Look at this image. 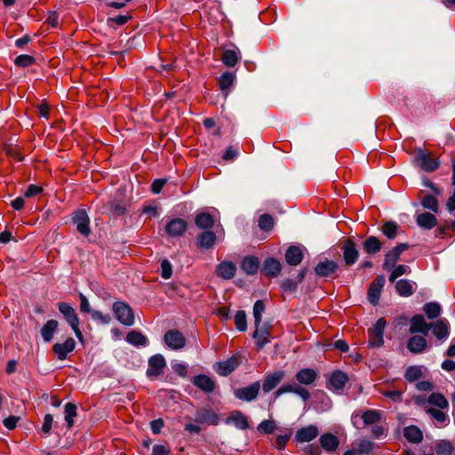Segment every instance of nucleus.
<instances>
[{
    "label": "nucleus",
    "instance_id": "nucleus-1",
    "mask_svg": "<svg viewBox=\"0 0 455 455\" xmlns=\"http://www.w3.org/2000/svg\"><path fill=\"white\" fill-rule=\"evenodd\" d=\"M113 311L116 318L124 325L131 326L134 323L133 310L126 302H115L113 304Z\"/></svg>",
    "mask_w": 455,
    "mask_h": 455
},
{
    "label": "nucleus",
    "instance_id": "nucleus-2",
    "mask_svg": "<svg viewBox=\"0 0 455 455\" xmlns=\"http://www.w3.org/2000/svg\"><path fill=\"white\" fill-rule=\"evenodd\" d=\"M387 325V321L384 317L378 319L372 328L368 330L369 334V346L379 347L383 345V334Z\"/></svg>",
    "mask_w": 455,
    "mask_h": 455
},
{
    "label": "nucleus",
    "instance_id": "nucleus-3",
    "mask_svg": "<svg viewBox=\"0 0 455 455\" xmlns=\"http://www.w3.org/2000/svg\"><path fill=\"white\" fill-rule=\"evenodd\" d=\"M72 221L76 226V230L82 235L88 237L91 233L90 218L84 209H78L74 212Z\"/></svg>",
    "mask_w": 455,
    "mask_h": 455
},
{
    "label": "nucleus",
    "instance_id": "nucleus-4",
    "mask_svg": "<svg viewBox=\"0 0 455 455\" xmlns=\"http://www.w3.org/2000/svg\"><path fill=\"white\" fill-rule=\"evenodd\" d=\"M417 164L426 172H434L439 168L440 163L437 158L433 157L429 153L419 149L415 156Z\"/></svg>",
    "mask_w": 455,
    "mask_h": 455
},
{
    "label": "nucleus",
    "instance_id": "nucleus-5",
    "mask_svg": "<svg viewBox=\"0 0 455 455\" xmlns=\"http://www.w3.org/2000/svg\"><path fill=\"white\" fill-rule=\"evenodd\" d=\"M242 363V356L235 354L228 360L216 363L215 371L220 376H228L232 373Z\"/></svg>",
    "mask_w": 455,
    "mask_h": 455
},
{
    "label": "nucleus",
    "instance_id": "nucleus-6",
    "mask_svg": "<svg viewBox=\"0 0 455 455\" xmlns=\"http://www.w3.org/2000/svg\"><path fill=\"white\" fill-rule=\"evenodd\" d=\"M343 252V260L347 266L354 265L358 258L359 251L356 248L355 242L351 238H347L341 246Z\"/></svg>",
    "mask_w": 455,
    "mask_h": 455
},
{
    "label": "nucleus",
    "instance_id": "nucleus-7",
    "mask_svg": "<svg viewBox=\"0 0 455 455\" xmlns=\"http://www.w3.org/2000/svg\"><path fill=\"white\" fill-rule=\"evenodd\" d=\"M166 366V362L161 354L152 355L148 359V367L147 369V376L149 379L156 378L163 373Z\"/></svg>",
    "mask_w": 455,
    "mask_h": 455
},
{
    "label": "nucleus",
    "instance_id": "nucleus-8",
    "mask_svg": "<svg viewBox=\"0 0 455 455\" xmlns=\"http://www.w3.org/2000/svg\"><path fill=\"white\" fill-rule=\"evenodd\" d=\"M385 282V276L383 275H379L371 283L368 288L367 297L369 302L372 306H376L379 303L380 293Z\"/></svg>",
    "mask_w": 455,
    "mask_h": 455
},
{
    "label": "nucleus",
    "instance_id": "nucleus-9",
    "mask_svg": "<svg viewBox=\"0 0 455 455\" xmlns=\"http://www.w3.org/2000/svg\"><path fill=\"white\" fill-rule=\"evenodd\" d=\"M164 343L172 349H181L186 345L184 335L178 330H170L164 336Z\"/></svg>",
    "mask_w": 455,
    "mask_h": 455
},
{
    "label": "nucleus",
    "instance_id": "nucleus-10",
    "mask_svg": "<svg viewBox=\"0 0 455 455\" xmlns=\"http://www.w3.org/2000/svg\"><path fill=\"white\" fill-rule=\"evenodd\" d=\"M259 381H255L248 387L235 389V396L239 400L251 402L257 398L259 393Z\"/></svg>",
    "mask_w": 455,
    "mask_h": 455
},
{
    "label": "nucleus",
    "instance_id": "nucleus-11",
    "mask_svg": "<svg viewBox=\"0 0 455 455\" xmlns=\"http://www.w3.org/2000/svg\"><path fill=\"white\" fill-rule=\"evenodd\" d=\"M195 421L199 424L216 426L220 422V417L211 409L201 408L195 412Z\"/></svg>",
    "mask_w": 455,
    "mask_h": 455
},
{
    "label": "nucleus",
    "instance_id": "nucleus-12",
    "mask_svg": "<svg viewBox=\"0 0 455 455\" xmlns=\"http://www.w3.org/2000/svg\"><path fill=\"white\" fill-rule=\"evenodd\" d=\"M285 372L282 370L275 371L265 376L262 383V390L264 393H269L275 388L284 379Z\"/></svg>",
    "mask_w": 455,
    "mask_h": 455
},
{
    "label": "nucleus",
    "instance_id": "nucleus-13",
    "mask_svg": "<svg viewBox=\"0 0 455 455\" xmlns=\"http://www.w3.org/2000/svg\"><path fill=\"white\" fill-rule=\"evenodd\" d=\"M76 341L73 338H68L63 343H55L52 349L59 360H65L68 355L74 351Z\"/></svg>",
    "mask_w": 455,
    "mask_h": 455
},
{
    "label": "nucleus",
    "instance_id": "nucleus-14",
    "mask_svg": "<svg viewBox=\"0 0 455 455\" xmlns=\"http://www.w3.org/2000/svg\"><path fill=\"white\" fill-rule=\"evenodd\" d=\"M188 223L180 218L171 220L165 226V231L170 236L177 237L185 234Z\"/></svg>",
    "mask_w": 455,
    "mask_h": 455
},
{
    "label": "nucleus",
    "instance_id": "nucleus-15",
    "mask_svg": "<svg viewBox=\"0 0 455 455\" xmlns=\"http://www.w3.org/2000/svg\"><path fill=\"white\" fill-rule=\"evenodd\" d=\"M339 269V265L333 260L320 261L315 267V273L319 277H330Z\"/></svg>",
    "mask_w": 455,
    "mask_h": 455
},
{
    "label": "nucleus",
    "instance_id": "nucleus-16",
    "mask_svg": "<svg viewBox=\"0 0 455 455\" xmlns=\"http://www.w3.org/2000/svg\"><path fill=\"white\" fill-rule=\"evenodd\" d=\"M192 383L204 393H212L216 388L215 381L205 374H198L192 379Z\"/></svg>",
    "mask_w": 455,
    "mask_h": 455
},
{
    "label": "nucleus",
    "instance_id": "nucleus-17",
    "mask_svg": "<svg viewBox=\"0 0 455 455\" xmlns=\"http://www.w3.org/2000/svg\"><path fill=\"white\" fill-rule=\"evenodd\" d=\"M215 273L220 278L229 280L235 275L236 266L231 261H222L218 264Z\"/></svg>",
    "mask_w": 455,
    "mask_h": 455
},
{
    "label": "nucleus",
    "instance_id": "nucleus-18",
    "mask_svg": "<svg viewBox=\"0 0 455 455\" xmlns=\"http://www.w3.org/2000/svg\"><path fill=\"white\" fill-rule=\"evenodd\" d=\"M319 435L318 428L314 425H309L299 428L295 435V439L299 443H308Z\"/></svg>",
    "mask_w": 455,
    "mask_h": 455
},
{
    "label": "nucleus",
    "instance_id": "nucleus-19",
    "mask_svg": "<svg viewBox=\"0 0 455 455\" xmlns=\"http://www.w3.org/2000/svg\"><path fill=\"white\" fill-rule=\"evenodd\" d=\"M226 423H233L235 427L241 430H246L250 427L247 416L240 411H233L226 419Z\"/></svg>",
    "mask_w": 455,
    "mask_h": 455
},
{
    "label": "nucleus",
    "instance_id": "nucleus-20",
    "mask_svg": "<svg viewBox=\"0 0 455 455\" xmlns=\"http://www.w3.org/2000/svg\"><path fill=\"white\" fill-rule=\"evenodd\" d=\"M431 329L430 323H427L422 315H415L411 319L410 332L411 334L421 332L427 335L428 331Z\"/></svg>",
    "mask_w": 455,
    "mask_h": 455
},
{
    "label": "nucleus",
    "instance_id": "nucleus-21",
    "mask_svg": "<svg viewBox=\"0 0 455 455\" xmlns=\"http://www.w3.org/2000/svg\"><path fill=\"white\" fill-rule=\"evenodd\" d=\"M348 381V377L346 373H344L341 371H334L327 383L328 388H333L337 391L342 390L346 385V383Z\"/></svg>",
    "mask_w": 455,
    "mask_h": 455
},
{
    "label": "nucleus",
    "instance_id": "nucleus-22",
    "mask_svg": "<svg viewBox=\"0 0 455 455\" xmlns=\"http://www.w3.org/2000/svg\"><path fill=\"white\" fill-rule=\"evenodd\" d=\"M282 270L281 263L275 258H267L263 262L262 273L267 277H276Z\"/></svg>",
    "mask_w": 455,
    "mask_h": 455
},
{
    "label": "nucleus",
    "instance_id": "nucleus-23",
    "mask_svg": "<svg viewBox=\"0 0 455 455\" xmlns=\"http://www.w3.org/2000/svg\"><path fill=\"white\" fill-rule=\"evenodd\" d=\"M321 447L328 453L336 451L339 445V438L331 433H325L319 439Z\"/></svg>",
    "mask_w": 455,
    "mask_h": 455
},
{
    "label": "nucleus",
    "instance_id": "nucleus-24",
    "mask_svg": "<svg viewBox=\"0 0 455 455\" xmlns=\"http://www.w3.org/2000/svg\"><path fill=\"white\" fill-rule=\"evenodd\" d=\"M217 241L215 233L210 230L204 231L196 236L197 247L200 249H212Z\"/></svg>",
    "mask_w": 455,
    "mask_h": 455
},
{
    "label": "nucleus",
    "instance_id": "nucleus-25",
    "mask_svg": "<svg viewBox=\"0 0 455 455\" xmlns=\"http://www.w3.org/2000/svg\"><path fill=\"white\" fill-rule=\"evenodd\" d=\"M426 412L431 417L434 424L437 427H444L450 423V419L441 409L427 408Z\"/></svg>",
    "mask_w": 455,
    "mask_h": 455
},
{
    "label": "nucleus",
    "instance_id": "nucleus-26",
    "mask_svg": "<svg viewBox=\"0 0 455 455\" xmlns=\"http://www.w3.org/2000/svg\"><path fill=\"white\" fill-rule=\"evenodd\" d=\"M430 325L433 331V334L438 339H444L448 338L450 331L449 323L446 319H438L435 323H430Z\"/></svg>",
    "mask_w": 455,
    "mask_h": 455
},
{
    "label": "nucleus",
    "instance_id": "nucleus-27",
    "mask_svg": "<svg viewBox=\"0 0 455 455\" xmlns=\"http://www.w3.org/2000/svg\"><path fill=\"white\" fill-rule=\"evenodd\" d=\"M58 308L71 327H76V323H79L75 309L68 303L60 302Z\"/></svg>",
    "mask_w": 455,
    "mask_h": 455
},
{
    "label": "nucleus",
    "instance_id": "nucleus-28",
    "mask_svg": "<svg viewBox=\"0 0 455 455\" xmlns=\"http://www.w3.org/2000/svg\"><path fill=\"white\" fill-rule=\"evenodd\" d=\"M285 261L290 266H298L303 259V252L299 246L291 245L285 251Z\"/></svg>",
    "mask_w": 455,
    "mask_h": 455
},
{
    "label": "nucleus",
    "instance_id": "nucleus-29",
    "mask_svg": "<svg viewBox=\"0 0 455 455\" xmlns=\"http://www.w3.org/2000/svg\"><path fill=\"white\" fill-rule=\"evenodd\" d=\"M270 331L266 327L255 326L253 339L256 340V347L261 350L269 342Z\"/></svg>",
    "mask_w": 455,
    "mask_h": 455
},
{
    "label": "nucleus",
    "instance_id": "nucleus-30",
    "mask_svg": "<svg viewBox=\"0 0 455 455\" xmlns=\"http://www.w3.org/2000/svg\"><path fill=\"white\" fill-rule=\"evenodd\" d=\"M295 378L299 384L308 386L315 381L317 372L314 369L304 368L296 373Z\"/></svg>",
    "mask_w": 455,
    "mask_h": 455
},
{
    "label": "nucleus",
    "instance_id": "nucleus-31",
    "mask_svg": "<svg viewBox=\"0 0 455 455\" xmlns=\"http://www.w3.org/2000/svg\"><path fill=\"white\" fill-rule=\"evenodd\" d=\"M427 347V340L424 337L414 335L407 341V348L413 354L422 353Z\"/></svg>",
    "mask_w": 455,
    "mask_h": 455
},
{
    "label": "nucleus",
    "instance_id": "nucleus-32",
    "mask_svg": "<svg viewBox=\"0 0 455 455\" xmlns=\"http://www.w3.org/2000/svg\"><path fill=\"white\" fill-rule=\"evenodd\" d=\"M259 267V259L256 256H246L241 263V269L247 275H255Z\"/></svg>",
    "mask_w": 455,
    "mask_h": 455
},
{
    "label": "nucleus",
    "instance_id": "nucleus-33",
    "mask_svg": "<svg viewBox=\"0 0 455 455\" xmlns=\"http://www.w3.org/2000/svg\"><path fill=\"white\" fill-rule=\"evenodd\" d=\"M382 243L374 235L368 236L363 243V250L367 254H376L381 251Z\"/></svg>",
    "mask_w": 455,
    "mask_h": 455
},
{
    "label": "nucleus",
    "instance_id": "nucleus-34",
    "mask_svg": "<svg viewBox=\"0 0 455 455\" xmlns=\"http://www.w3.org/2000/svg\"><path fill=\"white\" fill-rule=\"evenodd\" d=\"M417 224L425 229H432L437 225V219L433 213L423 212L416 217Z\"/></svg>",
    "mask_w": 455,
    "mask_h": 455
},
{
    "label": "nucleus",
    "instance_id": "nucleus-35",
    "mask_svg": "<svg viewBox=\"0 0 455 455\" xmlns=\"http://www.w3.org/2000/svg\"><path fill=\"white\" fill-rule=\"evenodd\" d=\"M403 436L408 442L412 443H419L423 439L422 431L414 425L404 427Z\"/></svg>",
    "mask_w": 455,
    "mask_h": 455
},
{
    "label": "nucleus",
    "instance_id": "nucleus-36",
    "mask_svg": "<svg viewBox=\"0 0 455 455\" xmlns=\"http://www.w3.org/2000/svg\"><path fill=\"white\" fill-rule=\"evenodd\" d=\"M59 326V323L56 320H49L47 321L41 329V335L43 337V339L45 342H50L53 336L55 331H57Z\"/></svg>",
    "mask_w": 455,
    "mask_h": 455
},
{
    "label": "nucleus",
    "instance_id": "nucleus-37",
    "mask_svg": "<svg viewBox=\"0 0 455 455\" xmlns=\"http://www.w3.org/2000/svg\"><path fill=\"white\" fill-rule=\"evenodd\" d=\"M414 283L407 279H401L395 283V291L402 297H409L415 291Z\"/></svg>",
    "mask_w": 455,
    "mask_h": 455
},
{
    "label": "nucleus",
    "instance_id": "nucleus-38",
    "mask_svg": "<svg viewBox=\"0 0 455 455\" xmlns=\"http://www.w3.org/2000/svg\"><path fill=\"white\" fill-rule=\"evenodd\" d=\"M195 224L201 229L212 228L214 225L213 217L208 212H200L195 218Z\"/></svg>",
    "mask_w": 455,
    "mask_h": 455
},
{
    "label": "nucleus",
    "instance_id": "nucleus-39",
    "mask_svg": "<svg viewBox=\"0 0 455 455\" xmlns=\"http://www.w3.org/2000/svg\"><path fill=\"white\" fill-rule=\"evenodd\" d=\"M427 403L435 406L437 409L444 410L448 408L449 403L445 396L439 392H433L427 399Z\"/></svg>",
    "mask_w": 455,
    "mask_h": 455
},
{
    "label": "nucleus",
    "instance_id": "nucleus-40",
    "mask_svg": "<svg viewBox=\"0 0 455 455\" xmlns=\"http://www.w3.org/2000/svg\"><path fill=\"white\" fill-rule=\"evenodd\" d=\"M398 229V224L392 220L385 221L380 227L382 234L390 240H393L397 236Z\"/></svg>",
    "mask_w": 455,
    "mask_h": 455
},
{
    "label": "nucleus",
    "instance_id": "nucleus-41",
    "mask_svg": "<svg viewBox=\"0 0 455 455\" xmlns=\"http://www.w3.org/2000/svg\"><path fill=\"white\" fill-rule=\"evenodd\" d=\"M108 208L114 218L121 217L127 213L125 204L120 200L110 201L108 204Z\"/></svg>",
    "mask_w": 455,
    "mask_h": 455
},
{
    "label": "nucleus",
    "instance_id": "nucleus-42",
    "mask_svg": "<svg viewBox=\"0 0 455 455\" xmlns=\"http://www.w3.org/2000/svg\"><path fill=\"white\" fill-rule=\"evenodd\" d=\"M126 341L133 346H146L148 339L141 332L131 331L126 335Z\"/></svg>",
    "mask_w": 455,
    "mask_h": 455
},
{
    "label": "nucleus",
    "instance_id": "nucleus-43",
    "mask_svg": "<svg viewBox=\"0 0 455 455\" xmlns=\"http://www.w3.org/2000/svg\"><path fill=\"white\" fill-rule=\"evenodd\" d=\"M400 254L393 248L392 250L388 251L385 254V259L383 261V268L385 270H391L396 265L397 261L400 259Z\"/></svg>",
    "mask_w": 455,
    "mask_h": 455
},
{
    "label": "nucleus",
    "instance_id": "nucleus-44",
    "mask_svg": "<svg viewBox=\"0 0 455 455\" xmlns=\"http://www.w3.org/2000/svg\"><path fill=\"white\" fill-rule=\"evenodd\" d=\"M238 52L235 50H225L221 54V60L227 66L233 68L239 60Z\"/></svg>",
    "mask_w": 455,
    "mask_h": 455
},
{
    "label": "nucleus",
    "instance_id": "nucleus-45",
    "mask_svg": "<svg viewBox=\"0 0 455 455\" xmlns=\"http://www.w3.org/2000/svg\"><path fill=\"white\" fill-rule=\"evenodd\" d=\"M423 311L428 319H435L441 315L442 308L437 302H427L424 305Z\"/></svg>",
    "mask_w": 455,
    "mask_h": 455
},
{
    "label": "nucleus",
    "instance_id": "nucleus-46",
    "mask_svg": "<svg viewBox=\"0 0 455 455\" xmlns=\"http://www.w3.org/2000/svg\"><path fill=\"white\" fill-rule=\"evenodd\" d=\"M77 407L73 403H68L65 404V420L67 422L68 428H71L74 426V418L76 416Z\"/></svg>",
    "mask_w": 455,
    "mask_h": 455
},
{
    "label": "nucleus",
    "instance_id": "nucleus-47",
    "mask_svg": "<svg viewBox=\"0 0 455 455\" xmlns=\"http://www.w3.org/2000/svg\"><path fill=\"white\" fill-rule=\"evenodd\" d=\"M361 419L364 425H373L380 420L381 416L377 410H367L362 414Z\"/></svg>",
    "mask_w": 455,
    "mask_h": 455
},
{
    "label": "nucleus",
    "instance_id": "nucleus-48",
    "mask_svg": "<svg viewBox=\"0 0 455 455\" xmlns=\"http://www.w3.org/2000/svg\"><path fill=\"white\" fill-rule=\"evenodd\" d=\"M421 205L425 209H428L434 212H437L439 210V204L437 198L433 195H425L421 197Z\"/></svg>",
    "mask_w": 455,
    "mask_h": 455
},
{
    "label": "nucleus",
    "instance_id": "nucleus-49",
    "mask_svg": "<svg viewBox=\"0 0 455 455\" xmlns=\"http://www.w3.org/2000/svg\"><path fill=\"white\" fill-rule=\"evenodd\" d=\"M435 451L437 455H452L454 447L448 440H441L435 444Z\"/></svg>",
    "mask_w": 455,
    "mask_h": 455
},
{
    "label": "nucleus",
    "instance_id": "nucleus-50",
    "mask_svg": "<svg viewBox=\"0 0 455 455\" xmlns=\"http://www.w3.org/2000/svg\"><path fill=\"white\" fill-rule=\"evenodd\" d=\"M234 81L235 74L231 72H225L219 79V87L222 92H226L233 85Z\"/></svg>",
    "mask_w": 455,
    "mask_h": 455
},
{
    "label": "nucleus",
    "instance_id": "nucleus-51",
    "mask_svg": "<svg viewBox=\"0 0 455 455\" xmlns=\"http://www.w3.org/2000/svg\"><path fill=\"white\" fill-rule=\"evenodd\" d=\"M265 311V304L263 300L259 299L253 305V317L255 326H259L261 323L262 314Z\"/></svg>",
    "mask_w": 455,
    "mask_h": 455
},
{
    "label": "nucleus",
    "instance_id": "nucleus-52",
    "mask_svg": "<svg viewBox=\"0 0 455 455\" xmlns=\"http://www.w3.org/2000/svg\"><path fill=\"white\" fill-rule=\"evenodd\" d=\"M422 376V371L419 366H410L406 369L404 378L409 382L418 380Z\"/></svg>",
    "mask_w": 455,
    "mask_h": 455
},
{
    "label": "nucleus",
    "instance_id": "nucleus-53",
    "mask_svg": "<svg viewBox=\"0 0 455 455\" xmlns=\"http://www.w3.org/2000/svg\"><path fill=\"white\" fill-rule=\"evenodd\" d=\"M392 269L393 270L388 276V280L391 283H394L401 275L411 272L410 267L406 265L395 266V267H393Z\"/></svg>",
    "mask_w": 455,
    "mask_h": 455
},
{
    "label": "nucleus",
    "instance_id": "nucleus-54",
    "mask_svg": "<svg viewBox=\"0 0 455 455\" xmlns=\"http://www.w3.org/2000/svg\"><path fill=\"white\" fill-rule=\"evenodd\" d=\"M259 227L263 231H270L274 228V219L270 214H262L259 219Z\"/></svg>",
    "mask_w": 455,
    "mask_h": 455
},
{
    "label": "nucleus",
    "instance_id": "nucleus-55",
    "mask_svg": "<svg viewBox=\"0 0 455 455\" xmlns=\"http://www.w3.org/2000/svg\"><path fill=\"white\" fill-rule=\"evenodd\" d=\"M235 324L238 331H244L247 329L246 314L243 310H238L235 315Z\"/></svg>",
    "mask_w": 455,
    "mask_h": 455
},
{
    "label": "nucleus",
    "instance_id": "nucleus-56",
    "mask_svg": "<svg viewBox=\"0 0 455 455\" xmlns=\"http://www.w3.org/2000/svg\"><path fill=\"white\" fill-rule=\"evenodd\" d=\"M35 62V58L31 55L21 54L16 57L14 64L18 67L27 68L31 66Z\"/></svg>",
    "mask_w": 455,
    "mask_h": 455
},
{
    "label": "nucleus",
    "instance_id": "nucleus-57",
    "mask_svg": "<svg viewBox=\"0 0 455 455\" xmlns=\"http://www.w3.org/2000/svg\"><path fill=\"white\" fill-rule=\"evenodd\" d=\"M258 431L264 434H272L276 428L275 421L266 419L261 421L258 426Z\"/></svg>",
    "mask_w": 455,
    "mask_h": 455
},
{
    "label": "nucleus",
    "instance_id": "nucleus-58",
    "mask_svg": "<svg viewBox=\"0 0 455 455\" xmlns=\"http://www.w3.org/2000/svg\"><path fill=\"white\" fill-rule=\"evenodd\" d=\"M91 315H92V320L98 321L102 324H108L111 322L110 315H108V314L105 315L102 312L98 311V310H93L91 313Z\"/></svg>",
    "mask_w": 455,
    "mask_h": 455
},
{
    "label": "nucleus",
    "instance_id": "nucleus-59",
    "mask_svg": "<svg viewBox=\"0 0 455 455\" xmlns=\"http://www.w3.org/2000/svg\"><path fill=\"white\" fill-rule=\"evenodd\" d=\"M172 275V267L170 261L166 259L161 261V276L164 279H169Z\"/></svg>",
    "mask_w": 455,
    "mask_h": 455
},
{
    "label": "nucleus",
    "instance_id": "nucleus-60",
    "mask_svg": "<svg viewBox=\"0 0 455 455\" xmlns=\"http://www.w3.org/2000/svg\"><path fill=\"white\" fill-rule=\"evenodd\" d=\"M131 19V15H117L116 17L108 18V24L111 25L115 23L118 26H123L126 24Z\"/></svg>",
    "mask_w": 455,
    "mask_h": 455
},
{
    "label": "nucleus",
    "instance_id": "nucleus-61",
    "mask_svg": "<svg viewBox=\"0 0 455 455\" xmlns=\"http://www.w3.org/2000/svg\"><path fill=\"white\" fill-rule=\"evenodd\" d=\"M373 449V443L370 441H362L356 449L359 455L369 454Z\"/></svg>",
    "mask_w": 455,
    "mask_h": 455
},
{
    "label": "nucleus",
    "instance_id": "nucleus-62",
    "mask_svg": "<svg viewBox=\"0 0 455 455\" xmlns=\"http://www.w3.org/2000/svg\"><path fill=\"white\" fill-rule=\"evenodd\" d=\"M297 286H298V282H296L295 280H292V279H285L281 287H282V290L285 292H293L297 290Z\"/></svg>",
    "mask_w": 455,
    "mask_h": 455
},
{
    "label": "nucleus",
    "instance_id": "nucleus-63",
    "mask_svg": "<svg viewBox=\"0 0 455 455\" xmlns=\"http://www.w3.org/2000/svg\"><path fill=\"white\" fill-rule=\"evenodd\" d=\"M290 437H291V435L289 434L277 435L275 438V446L278 450L284 449Z\"/></svg>",
    "mask_w": 455,
    "mask_h": 455
},
{
    "label": "nucleus",
    "instance_id": "nucleus-64",
    "mask_svg": "<svg viewBox=\"0 0 455 455\" xmlns=\"http://www.w3.org/2000/svg\"><path fill=\"white\" fill-rule=\"evenodd\" d=\"M152 455H171V450L168 446L156 444L153 447Z\"/></svg>",
    "mask_w": 455,
    "mask_h": 455
}]
</instances>
